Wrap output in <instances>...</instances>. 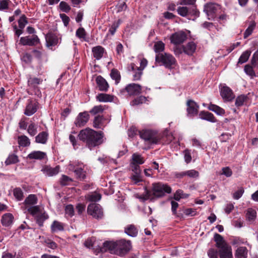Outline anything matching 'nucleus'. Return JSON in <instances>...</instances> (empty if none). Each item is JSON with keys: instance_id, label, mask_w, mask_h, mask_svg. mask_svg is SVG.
<instances>
[{"instance_id": "nucleus-1", "label": "nucleus", "mask_w": 258, "mask_h": 258, "mask_svg": "<svg viewBox=\"0 0 258 258\" xmlns=\"http://www.w3.org/2000/svg\"><path fill=\"white\" fill-rule=\"evenodd\" d=\"M78 136L80 140L86 143L87 146L90 149L103 142V134L90 128L81 131Z\"/></svg>"}, {"instance_id": "nucleus-2", "label": "nucleus", "mask_w": 258, "mask_h": 258, "mask_svg": "<svg viewBox=\"0 0 258 258\" xmlns=\"http://www.w3.org/2000/svg\"><path fill=\"white\" fill-rule=\"evenodd\" d=\"M171 188L166 184L160 182L152 184V191L145 188V192L140 195L139 198L143 201L153 200L154 197L159 198L163 196L165 193L169 194Z\"/></svg>"}, {"instance_id": "nucleus-3", "label": "nucleus", "mask_w": 258, "mask_h": 258, "mask_svg": "<svg viewBox=\"0 0 258 258\" xmlns=\"http://www.w3.org/2000/svg\"><path fill=\"white\" fill-rule=\"evenodd\" d=\"M109 248L119 256H123L126 254L132 248L131 241L121 239L115 242L108 243Z\"/></svg>"}, {"instance_id": "nucleus-4", "label": "nucleus", "mask_w": 258, "mask_h": 258, "mask_svg": "<svg viewBox=\"0 0 258 258\" xmlns=\"http://www.w3.org/2000/svg\"><path fill=\"white\" fill-rule=\"evenodd\" d=\"M155 60L168 69L173 68L176 63L175 58L171 54L167 53L157 54Z\"/></svg>"}, {"instance_id": "nucleus-5", "label": "nucleus", "mask_w": 258, "mask_h": 258, "mask_svg": "<svg viewBox=\"0 0 258 258\" xmlns=\"http://www.w3.org/2000/svg\"><path fill=\"white\" fill-rule=\"evenodd\" d=\"M27 211L31 215L34 216L39 226H42L43 221L46 219L44 214H42L39 206H35L32 207H28L26 208Z\"/></svg>"}, {"instance_id": "nucleus-6", "label": "nucleus", "mask_w": 258, "mask_h": 258, "mask_svg": "<svg viewBox=\"0 0 258 258\" xmlns=\"http://www.w3.org/2000/svg\"><path fill=\"white\" fill-rule=\"evenodd\" d=\"M140 137L149 143L156 144L159 141L157 134L150 130H143L139 132Z\"/></svg>"}, {"instance_id": "nucleus-7", "label": "nucleus", "mask_w": 258, "mask_h": 258, "mask_svg": "<svg viewBox=\"0 0 258 258\" xmlns=\"http://www.w3.org/2000/svg\"><path fill=\"white\" fill-rule=\"evenodd\" d=\"M88 214L96 219L101 218L103 216V211L101 206L97 204H90L87 208Z\"/></svg>"}, {"instance_id": "nucleus-8", "label": "nucleus", "mask_w": 258, "mask_h": 258, "mask_svg": "<svg viewBox=\"0 0 258 258\" xmlns=\"http://www.w3.org/2000/svg\"><path fill=\"white\" fill-rule=\"evenodd\" d=\"M220 9V5L209 3L205 5L204 11L207 14L208 19L210 20L214 18V14Z\"/></svg>"}, {"instance_id": "nucleus-9", "label": "nucleus", "mask_w": 258, "mask_h": 258, "mask_svg": "<svg viewBox=\"0 0 258 258\" xmlns=\"http://www.w3.org/2000/svg\"><path fill=\"white\" fill-rule=\"evenodd\" d=\"M177 12L182 17H186L188 14L198 16L199 14L196 6H192L190 8L186 7H179L177 9Z\"/></svg>"}, {"instance_id": "nucleus-10", "label": "nucleus", "mask_w": 258, "mask_h": 258, "mask_svg": "<svg viewBox=\"0 0 258 258\" xmlns=\"http://www.w3.org/2000/svg\"><path fill=\"white\" fill-rule=\"evenodd\" d=\"M187 38L186 33L183 31H179L173 33L170 37L171 42L175 45L183 43Z\"/></svg>"}, {"instance_id": "nucleus-11", "label": "nucleus", "mask_w": 258, "mask_h": 258, "mask_svg": "<svg viewBox=\"0 0 258 258\" xmlns=\"http://www.w3.org/2000/svg\"><path fill=\"white\" fill-rule=\"evenodd\" d=\"M20 43L23 45L34 46L39 43L38 36L33 35L31 36L22 37L20 38Z\"/></svg>"}, {"instance_id": "nucleus-12", "label": "nucleus", "mask_w": 258, "mask_h": 258, "mask_svg": "<svg viewBox=\"0 0 258 258\" xmlns=\"http://www.w3.org/2000/svg\"><path fill=\"white\" fill-rule=\"evenodd\" d=\"M89 119V114L88 112L84 111L80 113L77 116L75 123L77 126L82 127L85 125Z\"/></svg>"}, {"instance_id": "nucleus-13", "label": "nucleus", "mask_w": 258, "mask_h": 258, "mask_svg": "<svg viewBox=\"0 0 258 258\" xmlns=\"http://www.w3.org/2000/svg\"><path fill=\"white\" fill-rule=\"evenodd\" d=\"M218 249L220 258H232V248L228 244H225Z\"/></svg>"}, {"instance_id": "nucleus-14", "label": "nucleus", "mask_w": 258, "mask_h": 258, "mask_svg": "<svg viewBox=\"0 0 258 258\" xmlns=\"http://www.w3.org/2000/svg\"><path fill=\"white\" fill-rule=\"evenodd\" d=\"M37 102L32 100H29L26 106L24 114L27 116H31L37 111Z\"/></svg>"}, {"instance_id": "nucleus-15", "label": "nucleus", "mask_w": 258, "mask_h": 258, "mask_svg": "<svg viewBox=\"0 0 258 258\" xmlns=\"http://www.w3.org/2000/svg\"><path fill=\"white\" fill-rule=\"evenodd\" d=\"M186 105L187 115L189 116H194L198 114L199 106L197 104L192 100H188Z\"/></svg>"}, {"instance_id": "nucleus-16", "label": "nucleus", "mask_w": 258, "mask_h": 258, "mask_svg": "<svg viewBox=\"0 0 258 258\" xmlns=\"http://www.w3.org/2000/svg\"><path fill=\"white\" fill-rule=\"evenodd\" d=\"M125 90L130 96L137 95L141 93V87L138 84L132 83L127 85Z\"/></svg>"}, {"instance_id": "nucleus-17", "label": "nucleus", "mask_w": 258, "mask_h": 258, "mask_svg": "<svg viewBox=\"0 0 258 258\" xmlns=\"http://www.w3.org/2000/svg\"><path fill=\"white\" fill-rule=\"evenodd\" d=\"M68 169L70 171H73L76 175V178L82 180L85 177V172L81 168H76L75 165L73 163H70L68 165Z\"/></svg>"}, {"instance_id": "nucleus-18", "label": "nucleus", "mask_w": 258, "mask_h": 258, "mask_svg": "<svg viewBox=\"0 0 258 258\" xmlns=\"http://www.w3.org/2000/svg\"><path fill=\"white\" fill-rule=\"evenodd\" d=\"M220 94L222 97L226 101H231L234 98L231 89L227 86L222 87Z\"/></svg>"}, {"instance_id": "nucleus-19", "label": "nucleus", "mask_w": 258, "mask_h": 258, "mask_svg": "<svg viewBox=\"0 0 258 258\" xmlns=\"http://www.w3.org/2000/svg\"><path fill=\"white\" fill-rule=\"evenodd\" d=\"M14 219V216L11 213H6L2 217L1 223L4 226L9 227L12 224Z\"/></svg>"}, {"instance_id": "nucleus-20", "label": "nucleus", "mask_w": 258, "mask_h": 258, "mask_svg": "<svg viewBox=\"0 0 258 258\" xmlns=\"http://www.w3.org/2000/svg\"><path fill=\"white\" fill-rule=\"evenodd\" d=\"M99 89L102 91H106L108 88V84L106 80L101 76H99L96 79Z\"/></svg>"}, {"instance_id": "nucleus-21", "label": "nucleus", "mask_w": 258, "mask_h": 258, "mask_svg": "<svg viewBox=\"0 0 258 258\" xmlns=\"http://www.w3.org/2000/svg\"><path fill=\"white\" fill-rule=\"evenodd\" d=\"M128 71H131L134 72L133 75L134 80H139L141 79L142 75V71L138 69L134 63H131L128 67Z\"/></svg>"}, {"instance_id": "nucleus-22", "label": "nucleus", "mask_w": 258, "mask_h": 258, "mask_svg": "<svg viewBox=\"0 0 258 258\" xmlns=\"http://www.w3.org/2000/svg\"><path fill=\"white\" fill-rule=\"evenodd\" d=\"M37 198L35 195H30L27 197L23 204L25 206V208H27L28 207H32L33 205L37 204Z\"/></svg>"}, {"instance_id": "nucleus-23", "label": "nucleus", "mask_w": 258, "mask_h": 258, "mask_svg": "<svg viewBox=\"0 0 258 258\" xmlns=\"http://www.w3.org/2000/svg\"><path fill=\"white\" fill-rule=\"evenodd\" d=\"M59 166H57L54 168L46 166L43 169L42 171L44 174L51 176L57 174L59 171Z\"/></svg>"}, {"instance_id": "nucleus-24", "label": "nucleus", "mask_w": 258, "mask_h": 258, "mask_svg": "<svg viewBox=\"0 0 258 258\" xmlns=\"http://www.w3.org/2000/svg\"><path fill=\"white\" fill-rule=\"evenodd\" d=\"M199 115L200 117L202 119L206 120L212 122H215L216 121V119L214 115L211 112L208 111H201Z\"/></svg>"}, {"instance_id": "nucleus-25", "label": "nucleus", "mask_w": 258, "mask_h": 258, "mask_svg": "<svg viewBox=\"0 0 258 258\" xmlns=\"http://www.w3.org/2000/svg\"><path fill=\"white\" fill-rule=\"evenodd\" d=\"M196 49V44L194 42H188L183 46V52L189 55H192Z\"/></svg>"}, {"instance_id": "nucleus-26", "label": "nucleus", "mask_w": 258, "mask_h": 258, "mask_svg": "<svg viewBox=\"0 0 258 258\" xmlns=\"http://www.w3.org/2000/svg\"><path fill=\"white\" fill-rule=\"evenodd\" d=\"M46 156V154L44 152L37 151H33L31 153H30L28 155V158L30 159H37V160H41L43 158Z\"/></svg>"}, {"instance_id": "nucleus-27", "label": "nucleus", "mask_w": 258, "mask_h": 258, "mask_svg": "<svg viewBox=\"0 0 258 258\" xmlns=\"http://www.w3.org/2000/svg\"><path fill=\"white\" fill-rule=\"evenodd\" d=\"M96 99L99 102H108L113 101L114 97L109 94L101 93L96 96Z\"/></svg>"}, {"instance_id": "nucleus-28", "label": "nucleus", "mask_w": 258, "mask_h": 258, "mask_svg": "<svg viewBox=\"0 0 258 258\" xmlns=\"http://www.w3.org/2000/svg\"><path fill=\"white\" fill-rule=\"evenodd\" d=\"M93 56L97 59H100L103 55L104 49L101 46H97L92 48Z\"/></svg>"}, {"instance_id": "nucleus-29", "label": "nucleus", "mask_w": 258, "mask_h": 258, "mask_svg": "<svg viewBox=\"0 0 258 258\" xmlns=\"http://www.w3.org/2000/svg\"><path fill=\"white\" fill-rule=\"evenodd\" d=\"M48 139V134L46 132L40 133L35 137V142L37 143L44 144L46 143Z\"/></svg>"}, {"instance_id": "nucleus-30", "label": "nucleus", "mask_w": 258, "mask_h": 258, "mask_svg": "<svg viewBox=\"0 0 258 258\" xmlns=\"http://www.w3.org/2000/svg\"><path fill=\"white\" fill-rule=\"evenodd\" d=\"M58 39L57 37L53 34H48L46 36V41L48 46H52L56 45Z\"/></svg>"}, {"instance_id": "nucleus-31", "label": "nucleus", "mask_w": 258, "mask_h": 258, "mask_svg": "<svg viewBox=\"0 0 258 258\" xmlns=\"http://www.w3.org/2000/svg\"><path fill=\"white\" fill-rule=\"evenodd\" d=\"M248 250L245 247L240 246L236 250L235 256L236 258H246Z\"/></svg>"}, {"instance_id": "nucleus-32", "label": "nucleus", "mask_w": 258, "mask_h": 258, "mask_svg": "<svg viewBox=\"0 0 258 258\" xmlns=\"http://www.w3.org/2000/svg\"><path fill=\"white\" fill-rule=\"evenodd\" d=\"M85 246L89 248L93 249H98V245L96 243V238L95 237H91L88 238L84 243Z\"/></svg>"}, {"instance_id": "nucleus-33", "label": "nucleus", "mask_w": 258, "mask_h": 258, "mask_svg": "<svg viewBox=\"0 0 258 258\" xmlns=\"http://www.w3.org/2000/svg\"><path fill=\"white\" fill-rule=\"evenodd\" d=\"M251 52V51L249 50L244 51L239 57L237 65L246 62L248 60Z\"/></svg>"}, {"instance_id": "nucleus-34", "label": "nucleus", "mask_w": 258, "mask_h": 258, "mask_svg": "<svg viewBox=\"0 0 258 258\" xmlns=\"http://www.w3.org/2000/svg\"><path fill=\"white\" fill-rule=\"evenodd\" d=\"M208 109L219 115H223L225 112V110L223 108H221L219 106L211 103L209 104Z\"/></svg>"}, {"instance_id": "nucleus-35", "label": "nucleus", "mask_w": 258, "mask_h": 258, "mask_svg": "<svg viewBox=\"0 0 258 258\" xmlns=\"http://www.w3.org/2000/svg\"><path fill=\"white\" fill-rule=\"evenodd\" d=\"M13 195L18 201H22L24 197V192L20 187H16L13 190Z\"/></svg>"}, {"instance_id": "nucleus-36", "label": "nucleus", "mask_w": 258, "mask_h": 258, "mask_svg": "<svg viewBox=\"0 0 258 258\" xmlns=\"http://www.w3.org/2000/svg\"><path fill=\"white\" fill-rule=\"evenodd\" d=\"M144 163V160L142 156L137 153H134L132 155V160L131 163L133 164H142Z\"/></svg>"}, {"instance_id": "nucleus-37", "label": "nucleus", "mask_w": 258, "mask_h": 258, "mask_svg": "<svg viewBox=\"0 0 258 258\" xmlns=\"http://www.w3.org/2000/svg\"><path fill=\"white\" fill-rule=\"evenodd\" d=\"M256 27V23L254 21H251L250 22V24L248 27V28L246 29L245 31L244 34H243V37L244 38H247L249 36H250L254 29H255Z\"/></svg>"}, {"instance_id": "nucleus-38", "label": "nucleus", "mask_w": 258, "mask_h": 258, "mask_svg": "<svg viewBox=\"0 0 258 258\" xmlns=\"http://www.w3.org/2000/svg\"><path fill=\"white\" fill-rule=\"evenodd\" d=\"M125 232L129 236L135 237L138 233V230L135 226L131 225L125 228Z\"/></svg>"}, {"instance_id": "nucleus-39", "label": "nucleus", "mask_w": 258, "mask_h": 258, "mask_svg": "<svg viewBox=\"0 0 258 258\" xmlns=\"http://www.w3.org/2000/svg\"><path fill=\"white\" fill-rule=\"evenodd\" d=\"M18 143L21 146L27 147L30 145V142L27 136L23 135L18 137Z\"/></svg>"}, {"instance_id": "nucleus-40", "label": "nucleus", "mask_w": 258, "mask_h": 258, "mask_svg": "<svg viewBox=\"0 0 258 258\" xmlns=\"http://www.w3.org/2000/svg\"><path fill=\"white\" fill-rule=\"evenodd\" d=\"M247 99L248 97L246 95H239L236 98L235 104L237 107L241 106L244 104V103L247 100Z\"/></svg>"}, {"instance_id": "nucleus-41", "label": "nucleus", "mask_w": 258, "mask_h": 258, "mask_svg": "<svg viewBox=\"0 0 258 258\" xmlns=\"http://www.w3.org/2000/svg\"><path fill=\"white\" fill-rule=\"evenodd\" d=\"M214 239L216 242V246L219 248L225 244H227V243L223 240V237L221 235L219 234H215L214 235Z\"/></svg>"}, {"instance_id": "nucleus-42", "label": "nucleus", "mask_w": 258, "mask_h": 258, "mask_svg": "<svg viewBox=\"0 0 258 258\" xmlns=\"http://www.w3.org/2000/svg\"><path fill=\"white\" fill-rule=\"evenodd\" d=\"M253 66L249 64H246L244 68V71L245 74L249 76L251 79H253L256 76L255 73L253 70Z\"/></svg>"}, {"instance_id": "nucleus-43", "label": "nucleus", "mask_w": 258, "mask_h": 258, "mask_svg": "<svg viewBox=\"0 0 258 258\" xmlns=\"http://www.w3.org/2000/svg\"><path fill=\"white\" fill-rule=\"evenodd\" d=\"M51 229L53 232L62 231L63 230V226L61 223L54 221L51 226Z\"/></svg>"}, {"instance_id": "nucleus-44", "label": "nucleus", "mask_w": 258, "mask_h": 258, "mask_svg": "<svg viewBox=\"0 0 258 258\" xmlns=\"http://www.w3.org/2000/svg\"><path fill=\"white\" fill-rule=\"evenodd\" d=\"M103 120L102 116H96L94 119L93 126L97 128H101L103 126Z\"/></svg>"}, {"instance_id": "nucleus-45", "label": "nucleus", "mask_w": 258, "mask_h": 258, "mask_svg": "<svg viewBox=\"0 0 258 258\" xmlns=\"http://www.w3.org/2000/svg\"><path fill=\"white\" fill-rule=\"evenodd\" d=\"M87 199L89 201L97 202L99 201L101 198L100 194L94 192L88 194L86 197Z\"/></svg>"}, {"instance_id": "nucleus-46", "label": "nucleus", "mask_w": 258, "mask_h": 258, "mask_svg": "<svg viewBox=\"0 0 258 258\" xmlns=\"http://www.w3.org/2000/svg\"><path fill=\"white\" fill-rule=\"evenodd\" d=\"M165 44L162 41H158L156 42L154 46V51L157 53H161L160 52L164 50Z\"/></svg>"}, {"instance_id": "nucleus-47", "label": "nucleus", "mask_w": 258, "mask_h": 258, "mask_svg": "<svg viewBox=\"0 0 258 258\" xmlns=\"http://www.w3.org/2000/svg\"><path fill=\"white\" fill-rule=\"evenodd\" d=\"M27 132L30 136H35L37 132V125L31 122L28 126Z\"/></svg>"}, {"instance_id": "nucleus-48", "label": "nucleus", "mask_w": 258, "mask_h": 258, "mask_svg": "<svg viewBox=\"0 0 258 258\" xmlns=\"http://www.w3.org/2000/svg\"><path fill=\"white\" fill-rule=\"evenodd\" d=\"M65 215L67 217H72L74 215V209L72 205H68L65 207Z\"/></svg>"}, {"instance_id": "nucleus-49", "label": "nucleus", "mask_w": 258, "mask_h": 258, "mask_svg": "<svg viewBox=\"0 0 258 258\" xmlns=\"http://www.w3.org/2000/svg\"><path fill=\"white\" fill-rule=\"evenodd\" d=\"M104 110V108L103 106L102 105H97L94 106L90 111V113L92 115H96L97 114L101 113L103 110Z\"/></svg>"}, {"instance_id": "nucleus-50", "label": "nucleus", "mask_w": 258, "mask_h": 258, "mask_svg": "<svg viewBox=\"0 0 258 258\" xmlns=\"http://www.w3.org/2000/svg\"><path fill=\"white\" fill-rule=\"evenodd\" d=\"M111 78L115 81V83L117 84L120 79V76L119 72L116 69H112L110 73Z\"/></svg>"}, {"instance_id": "nucleus-51", "label": "nucleus", "mask_w": 258, "mask_h": 258, "mask_svg": "<svg viewBox=\"0 0 258 258\" xmlns=\"http://www.w3.org/2000/svg\"><path fill=\"white\" fill-rule=\"evenodd\" d=\"M146 101V98L144 96H141L135 99L131 102V104L133 106L138 105L140 104L145 103Z\"/></svg>"}, {"instance_id": "nucleus-52", "label": "nucleus", "mask_w": 258, "mask_h": 258, "mask_svg": "<svg viewBox=\"0 0 258 258\" xmlns=\"http://www.w3.org/2000/svg\"><path fill=\"white\" fill-rule=\"evenodd\" d=\"M28 23L27 18L25 15H22L20 18L19 21H18V24H19V28L21 29H23L26 24H27Z\"/></svg>"}, {"instance_id": "nucleus-53", "label": "nucleus", "mask_w": 258, "mask_h": 258, "mask_svg": "<svg viewBox=\"0 0 258 258\" xmlns=\"http://www.w3.org/2000/svg\"><path fill=\"white\" fill-rule=\"evenodd\" d=\"M132 182L134 184H137L140 182L142 181V177L141 173L138 174V173H134L131 177Z\"/></svg>"}, {"instance_id": "nucleus-54", "label": "nucleus", "mask_w": 258, "mask_h": 258, "mask_svg": "<svg viewBox=\"0 0 258 258\" xmlns=\"http://www.w3.org/2000/svg\"><path fill=\"white\" fill-rule=\"evenodd\" d=\"M18 161V157L15 155H10L5 161L6 165L14 164Z\"/></svg>"}, {"instance_id": "nucleus-55", "label": "nucleus", "mask_w": 258, "mask_h": 258, "mask_svg": "<svg viewBox=\"0 0 258 258\" xmlns=\"http://www.w3.org/2000/svg\"><path fill=\"white\" fill-rule=\"evenodd\" d=\"M256 216L255 210L252 209H248L246 212V217L248 220H253Z\"/></svg>"}, {"instance_id": "nucleus-56", "label": "nucleus", "mask_w": 258, "mask_h": 258, "mask_svg": "<svg viewBox=\"0 0 258 258\" xmlns=\"http://www.w3.org/2000/svg\"><path fill=\"white\" fill-rule=\"evenodd\" d=\"M121 23V20L120 19H118L117 21L113 23L109 30L111 35H113L115 33L116 29L118 27Z\"/></svg>"}, {"instance_id": "nucleus-57", "label": "nucleus", "mask_w": 258, "mask_h": 258, "mask_svg": "<svg viewBox=\"0 0 258 258\" xmlns=\"http://www.w3.org/2000/svg\"><path fill=\"white\" fill-rule=\"evenodd\" d=\"M187 196V195L183 194V192L182 190L178 189L175 193L174 195V199L176 201H179L180 199L186 198Z\"/></svg>"}, {"instance_id": "nucleus-58", "label": "nucleus", "mask_w": 258, "mask_h": 258, "mask_svg": "<svg viewBox=\"0 0 258 258\" xmlns=\"http://www.w3.org/2000/svg\"><path fill=\"white\" fill-rule=\"evenodd\" d=\"M185 174L190 178H197L199 175V172L194 169L185 171Z\"/></svg>"}, {"instance_id": "nucleus-59", "label": "nucleus", "mask_w": 258, "mask_h": 258, "mask_svg": "<svg viewBox=\"0 0 258 258\" xmlns=\"http://www.w3.org/2000/svg\"><path fill=\"white\" fill-rule=\"evenodd\" d=\"M251 63L253 67H258V51L253 53L251 59Z\"/></svg>"}, {"instance_id": "nucleus-60", "label": "nucleus", "mask_w": 258, "mask_h": 258, "mask_svg": "<svg viewBox=\"0 0 258 258\" xmlns=\"http://www.w3.org/2000/svg\"><path fill=\"white\" fill-rule=\"evenodd\" d=\"M59 8L60 10L64 12H68L71 10V7L65 2H61L59 4Z\"/></svg>"}, {"instance_id": "nucleus-61", "label": "nucleus", "mask_w": 258, "mask_h": 258, "mask_svg": "<svg viewBox=\"0 0 258 258\" xmlns=\"http://www.w3.org/2000/svg\"><path fill=\"white\" fill-rule=\"evenodd\" d=\"M76 36L80 39H85L86 32L83 28H79L76 31Z\"/></svg>"}, {"instance_id": "nucleus-62", "label": "nucleus", "mask_w": 258, "mask_h": 258, "mask_svg": "<svg viewBox=\"0 0 258 258\" xmlns=\"http://www.w3.org/2000/svg\"><path fill=\"white\" fill-rule=\"evenodd\" d=\"M244 192V189L242 187L239 188L237 191L233 194V198L235 200H238L241 197Z\"/></svg>"}, {"instance_id": "nucleus-63", "label": "nucleus", "mask_w": 258, "mask_h": 258, "mask_svg": "<svg viewBox=\"0 0 258 258\" xmlns=\"http://www.w3.org/2000/svg\"><path fill=\"white\" fill-rule=\"evenodd\" d=\"M72 181V179L69 177L63 175L60 179V183L63 185H66L69 184L70 182Z\"/></svg>"}, {"instance_id": "nucleus-64", "label": "nucleus", "mask_w": 258, "mask_h": 258, "mask_svg": "<svg viewBox=\"0 0 258 258\" xmlns=\"http://www.w3.org/2000/svg\"><path fill=\"white\" fill-rule=\"evenodd\" d=\"M222 174L225 175L226 177H230L232 175V171L229 167H223L222 169Z\"/></svg>"}]
</instances>
